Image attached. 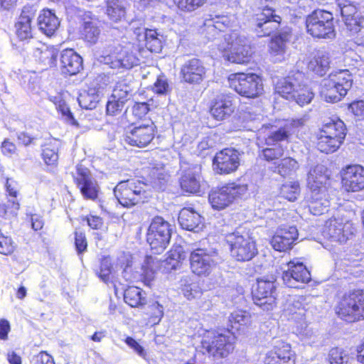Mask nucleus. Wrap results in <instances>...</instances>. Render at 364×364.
<instances>
[{"label": "nucleus", "instance_id": "1", "mask_svg": "<svg viewBox=\"0 0 364 364\" xmlns=\"http://www.w3.org/2000/svg\"><path fill=\"white\" fill-rule=\"evenodd\" d=\"M346 129L343 121L331 120L323 125L317 134V149L326 154L336 151L343 143Z\"/></svg>", "mask_w": 364, "mask_h": 364}, {"label": "nucleus", "instance_id": "2", "mask_svg": "<svg viewBox=\"0 0 364 364\" xmlns=\"http://www.w3.org/2000/svg\"><path fill=\"white\" fill-rule=\"evenodd\" d=\"M336 314L348 322L364 319V293L355 290L346 293L336 306Z\"/></svg>", "mask_w": 364, "mask_h": 364}, {"label": "nucleus", "instance_id": "3", "mask_svg": "<svg viewBox=\"0 0 364 364\" xmlns=\"http://www.w3.org/2000/svg\"><path fill=\"white\" fill-rule=\"evenodd\" d=\"M307 33L314 38L333 39L336 36L333 16L331 12L315 10L306 19Z\"/></svg>", "mask_w": 364, "mask_h": 364}, {"label": "nucleus", "instance_id": "4", "mask_svg": "<svg viewBox=\"0 0 364 364\" xmlns=\"http://www.w3.org/2000/svg\"><path fill=\"white\" fill-rule=\"evenodd\" d=\"M225 240L230 247L231 255L237 261H250L257 254L255 241L248 232L236 230L228 234Z\"/></svg>", "mask_w": 364, "mask_h": 364}, {"label": "nucleus", "instance_id": "5", "mask_svg": "<svg viewBox=\"0 0 364 364\" xmlns=\"http://www.w3.org/2000/svg\"><path fill=\"white\" fill-rule=\"evenodd\" d=\"M225 39L229 46V51L223 54L225 60L238 64H245L250 60L252 50L244 34L234 31L227 34Z\"/></svg>", "mask_w": 364, "mask_h": 364}, {"label": "nucleus", "instance_id": "6", "mask_svg": "<svg viewBox=\"0 0 364 364\" xmlns=\"http://www.w3.org/2000/svg\"><path fill=\"white\" fill-rule=\"evenodd\" d=\"M114 194L118 202L127 208L144 203L146 199L144 184L136 179L118 183L114 189Z\"/></svg>", "mask_w": 364, "mask_h": 364}, {"label": "nucleus", "instance_id": "7", "mask_svg": "<svg viewBox=\"0 0 364 364\" xmlns=\"http://www.w3.org/2000/svg\"><path fill=\"white\" fill-rule=\"evenodd\" d=\"M235 337L230 332L225 333H212L206 335L201 341L203 353H208L214 358H222L231 353L235 348Z\"/></svg>", "mask_w": 364, "mask_h": 364}, {"label": "nucleus", "instance_id": "8", "mask_svg": "<svg viewBox=\"0 0 364 364\" xmlns=\"http://www.w3.org/2000/svg\"><path fill=\"white\" fill-rule=\"evenodd\" d=\"M171 236V225L162 217L153 218L146 235V240L154 254L164 251L169 244Z\"/></svg>", "mask_w": 364, "mask_h": 364}, {"label": "nucleus", "instance_id": "9", "mask_svg": "<svg viewBox=\"0 0 364 364\" xmlns=\"http://www.w3.org/2000/svg\"><path fill=\"white\" fill-rule=\"evenodd\" d=\"M229 81L230 86L242 97L255 98L263 92L262 80L255 73H235L229 77Z\"/></svg>", "mask_w": 364, "mask_h": 364}, {"label": "nucleus", "instance_id": "10", "mask_svg": "<svg viewBox=\"0 0 364 364\" xmlns=\"http://www.w3.org/2000/svg\"><path fill=\"white\" fill-rule=\"evenodd\" d=\"M322 234L332 242L344 244L353 235L354 228L348 220L340 217H333L326 222Z\"/></svg>", "mask_w": 364, "mask_h": 364}, {"label": "nucleus", "instance_id": "11", "mask_svg": "<svg viewBox=\"0 0 364 364\" xmlns=\"http://www.w3.org/2000/svg\"><path fill=\"white\" fill-rule=\"evenodd\" d=\"M247 191V186L245 184L230 183L212 191L208 200L213 209L220 210L228 207L236 198L243 196Z\"/></svg>", "mask_w": 364, "mask_h": 364}, {"label": "nucleus", "instance_id": "12", "mask_svg": "<svg viewBox=\"0 0 364 364\" xmlns=\"http://www.w3.org/2000/svg\"><path fill=\"white\" fill-rule=\"evenodd\" d=\"M218 252L198 248L190 255L191 268L193 273L199 276L208 275L217 264Z\"/></svg>", "mask_w": 364, "mask_h": 364}, {"label": "nucleus", "instance_id": "13", "mask_svg": "<svg viewBox=\"0 0 364 364\" xmlns=\"http://www.w3.org/2000/svg\"><path fill=\"white\" fill-rule=\"evenodd\" d=\"M275 294L274 282L258 279L256 288L252 290V299L257 306L268 311L275 306Z\"/></svg>", "mask_w": 364, "mask_h": 364}, {"label": "nucleus", "instance_id": "14", "mask_svg": "<svg viewBox=\"0 0 364 364\" xmlns=\"http://www.w3.org/2000/svg\"><path fill=\"white\" fill-rule=\"evenodd\" d=\"M36 10L32 6L23 7L21 13L15 23V33L21 41H26L28 47L32 46V41H36L33 37L31 21L36 16Z\"/></svg>", "mask_w": 364, "mask_h": 364}, {"label": "nucleus", "instance_id": "15", "mask_svg": "<svg viewBox=\"0 0 364 364\" xmlns=\"http://www.w3.org/2000/svg\"><path fill=\"white\" fill-rule=\"evenodd\" d=\"M287 266V269L282 274V279L288 287L299 288L300 284L310 282L311 274L302 262L290 261Z\"/></svg>", "mask_w": 364, "mask_h": 364}, {"label": "nucleus", "instance_id": "16", "mask_svg": "<svg viewBox=\"0 0 364 364\" xmlns=\"http://www.w3.org/2000/svg\"><path fill=\"white\" fill-rule=\"evenodd\" d=\"M240 154L234 149H224L218 152L213 159L214 170L220 174L235 171L240 165Z\"/></svg>", "mask_w": 364, "mask_h": 364}, {"label": "nucleus", "instance_id": "17", "mask_svg": "<svg viewBox=\"0 0 364 364\" xmlns=\"http://www.w3.org/2000/svg\"><path fill=\"white\" fill-rule=\"evenodd\" d=\"M76 171L74 180L83 197L90 200L96 199L99 192V186L97 181L92 178L89 169L82 165H77Z\"/></svg>", "mask_w": 364, "mask_h": 364}, {"label": "nucleus", "instance_id": "18", "mask_svg": "<svg viewBox=\"0 0 364 364\" xmlns=\"http://www.w3.org/2000/svg\"><path fill=\"white\" fill-rule=\"evenodd\" d=\"M206 68L198 58L186 60L181 65L180 77L181 80L189 84H200L205 77Z\"/></svg>", "mask_w": 364, "mask_h": 364}, {"label": "nucleus", "instance_id": "19", "mask_svg": "<svg viewBox=\"0 0 364 364\" xmlns=\"http://www.w3.org/2000/svg\"><path fill=\"white\" fill-rule=\"evenodd\" d=\"M295 354L289 344L278 341L266 353L264 364H294Z\"/></svg>", "mask_w": 364, "mask_h": 364}, {"label": "nucleus", "instance_id": "20", "mask_svg": "<svg viewBox=\"0 0 364 364\" xmlns=\"http://www.w3.org/2000/svg\"><path fill=\"white\" fill-rule=\"evenodd\" d=\"M342 183L347 191L357 192L364 189V168L349 165L341 173Z\"/></svg>", "mask_w": 364, "mask_h": 364}, {"label": "nucleus", "instance_id": "21", "mask_svg": "<svg viewBox=\"0 0 364 364\" xmlns=\"http://www.w3.org/2000/svg\"><path fill=\"white\" fill-rule=\"evenodd\" d=\"M255 31L259 36H269L279 27L281 17L274 14L270 8H265L257 15Z\"/></svg>", "mask_w": 364, "mask_h": 364}, {"label": "nucleus", "instance_id": "22", "mask_svg": "<svg viewBox=\"0 0 364 364\" xmlns=\"http://www.w3.org/2000/svg\"><path fill=\"white\" fill-rule=\"evenodd\" d=\"M27 49L33 52L34 56L42 63L45 69L56 65L58 51L53 46H48L38 41H32V46Z\"/></svg>", "mask_w": 364, "mask_h": 364}, {"label": "nucleus", "instance_id": "23", "mask_svg": "<svg viewBox=\"0 0 364 364\" xmlns=\"http://www.w3.org/2000/svg\"><path fill=\"white\" fill-rule=\"evenodd\" d=\"M298 230L295 226H285L279 228L271 240L272 247L279 252L291 248L298 238Z\"/></svg>", "mask_w": 364, "mask_h": 364}, {"label": "nucleus", "instance_id": "24", "mask_svg": "<svg viewBox=\"0 0 364 364\" xmlns=\"http://www.w3.org/2000/svg\"><path fill=\"white\" fill-rule=\"evenodd\" d=\"M154 138V127L151 125H141L134 127L127 133L124 141L129 145L139 147L147 146Z\"/></svg>", "mask_w": 364, "mask_h": 364}, {"label": "nucleus", "instance_id": "25", "mask_svg": "<svg viewBox=\"0 0 364 364\" xmlns=\"http://www.w3.org/2000/svg\"><path fill=\"white\" fill-rule=\"evenodd\" d=\"M291 34L288 31L278 33L274 36L269 43V51L271 57L275 62H282L286 58L287 43Z\"/></svg>", "mask_w": 364, "mask_h": 364}, {"label": "nucleus", "instance_id": "26", "mask_svg": "<svg viewBox=\"0 0 364 364\" xmlns=\"http://www.w3.org/2000/svg\"><path fill=\"white\" fill-rule=\"evenodd\" d=\"M134 33L139 42H145V46L151 52L159 53L161 50L163 36L156 30L136 28Z\"/></svg>", "mask_w": 364, "mask_h": 364}, {"label": "nucleus", "instance_id": "27", "mask_svg": "<svg viewBox=\"0 0 364 364\" xmlns=\"http://www.w3.org/2000/svg\"><path fill=\"white\" fill-rule=\"evenodd\" d=\"M301 77H302L301 73H297L296 75H289L280 79L276 84V92L287 100L295 99L296 93L299 92V88L301 85L299 81Z\"/></svg>", "mask_w": 364, "mask_h": 364}, {"label": "nucleus", "instance_id": "28", "mask_svg": "<svg viewBox=\"0 0 364 364\" xmlns=\"http://www.w3.org/2000/svg\"><path fill=\"white\" fill-rule=\"evenodd\" d=\"M101 33V23L96 17H92L89 14H85L83 22L80 28V34L82 38L87 43L95 44Z\"/></svg>", "mask_w": 364, "mask_h": 364}, {"label": "nucleus", "instance_id": "29", "mask_svg": "<svg viewBox=\"0 0 364 364\" xmlns=\"http://www.w3.org/2000/svg\"><path fill=\"white\" fill-rule=\"evenodd\" d=\"M62 72L69 75L78 73L82 68V59L73 49H66L60 54Z\"/></svg>", "mask_w": 364, "mask_h": 364}, {"label": "nucleus", "instance_id": "30", "mask_svg": "<svg viewBox=\"0 0 364 364\" xmlns=\"http://www.w3.org/2000/svg\"><path fill=\"white\" fill-rule=\"evenodd\" d=\"M200 178V167L194 166L185 170L180 178L182 190L191 193L199 192Z\"/></svg>", "mask_w": 364, "mask_h": 364}, {"label": "nucleus", "instance_id": "31", "mask_svg": "<svg viewBox=\"0 0 364 364\" xmlns=\"http://www.w3.org/2000/svg\"><path fill=\"white\" fill-rule=\"evenodd\" d=\"M235 110L232 101L230 97L218 96L210 107V113L217 120H223L229 117Z\"/></svg>", "mask_w": 364, "mask_h": 364}, {"label": "nucleus", "instance_id": "32", "mask_svg": "<svg viewBox=\"0 0 364 364\" xmlns=\"http://www.w3.org/2000/svg\"><path fill=\"white\" fill-rule=\"evenodd\" d=\"M309 211L314 215H321L327 212L330 205L326 188L318 191L310 190Z\"/></svg>", "mask_w": 364, "mask_h": 364}, {"label": "nucleus", "instance_id": "33", "mask_svg": "<svg viewBox=\"0 0 364 364\" xmlns=\"http://www.w3.org/2000/svg\"><path fill=\"white\" fill-rule=\"evenodd\" d=\"M178 220L181 228L188 231L198 232L203 228L202 217L192 208H183Z\"/></svg>", "mask_w": 364, "mask_h": 364}, {"label": "nucleus", "instance_id": "34", "mask_svg": "<svg viewBox=\"0 0 364 364\" xmlns=\"http://www.w3.org/2000/svg\"><path fill=\"white\" fill-rule=\"evenodd\" d=\"M328 179L327 168L321 164H318L311 168L308 173L307 184L310 190L318 191L324 186Z\"/></svg>", "mask_w": 364, "mask_h": 364}, {"label": "nucleus", "instance_id": "35", "mask_svg": "<svg viewBox=\"0 0 364 364\" xmlns=\"http://www.w3.org/2000/svg\"><path fill=\"white\" fill-rule=\"evenodd\" d=\"M338 6L347 28L349 31L359 29L360 21L355 17V14L357 13L356 7L347 0H339Z\"/></svg>", "mask_w": 364, "mask_h": 364}, {"label": "nucleus", "instance_id": "36", "mask_svg": "<svg viewBox=\"0 0 364 364\" xmlns=\"http://www.w3.org/2000/svg\"><path fill=\"white\" fill-rule=\"evenodd\" d=\"M39 29L47 36L53 35L60 25L58 17L50 10L44 9L38 18Z\"/></svg>", "mask_w": 364, "mask_h": 364}, {"label": "nucleus", "instance_id": "37", "mask_svg": "<svg viewBox=\"0 0 364 364\" xmlns=\"http://www.w3.org/2000/svg\"><path fill=\"white\" fill-rule=\"evenodd\" d=\"M330 67V54L319 51L309 64V68L319 76L324 75Z\"/></svg>", "mask_w": 364, "mask_h": 364}, {"label": "nucleus", "instance_id": "38", "mask_svg": "<svg viewBox=\"0 0 364 364\" xmlns=\"http://www.w3.org/2000/svg\"><path fill=\"white\" fill-rule=\"evenodd\" d=\"M230 21L227 16H215V18L205 19L204 22L205 30L211 36L209 39L214 38L220 31H223L229 26Z\"/></svg>", "mask_w": 364, "mask_h": 364}, {"label": "nucleus", "instance_id": "39", "mask_svg": "<svg viewBox=\"0 0 364 364\" xmlns=\"http://www.w3.org/2000/svg\"><path fill=\"white\" fill-rule=\"evenodd\" d=\"M127 0H107V14L114 21H121L126 14Z\"/></svg>", "mask_w": 364, "mask_h": 364}, {"label": "nucleus", "instance_id": "40", "mask_svg": "<svg viewBox=\"0 0 364 364\" xmlns=\"http://www.w3.org/2000/svg\"><path fill=\"white\" fill-rule=\"evenodd\" d=\"M332 85L340 87L341 92H348L352 87L353 77L348 70H341L334 73H331L328 78Z\"/></svg>", "mask_w": 364, "mask_h": 364}, {"label": "nucleus", "instance_id": "41", "mask_svg": "<svg viewBox=\"0 0 364 364\" xmlns=\"http://www.w3.org/2000/svg\"><path fill=\"white\" fill-rule=\"evenodd\" d=\"M331 82L328 79H324L321 93L326 102H336L340 101L347 94V92H341L340 87L336 85L331 86Z\"/></svg>", "mask_w": 364, "mask_h": 364}, {"label": "nucleus", "instance_id": "42", "mask_svg": "<svg viewBox=\"0 0 364 364\" xmlns=\"http://www.w3.org/2000/svg\"><path fill=\"white\" fill-rule=\"evenodd\" d=\"M132 91L133 89L129 82L126 79H123L116 83L111 97L126 103L130 99Z\"/></svg>", "mask_w": 364, "mask_h": 364}, {"label": "nucleus", "instance_id": "43", "mask_svg": "<svg viewBox=\"0 0 364 364\" xmlns=\"http://www.w3.org/2000/svg\"><path fill=\"white\" fill-rule=\"evenodd\" d=\"M124 299L132 307H137L146 303V298L142 296V290L136 287H130L124 291Z\"/></svg>", "mask_w": 364, "mask_h": 364}, {"label": "nucleus", "instance_id": "44", "mask_svg": "<svg viewBox=\"0 0 364 364\" xmlns=\"http://www.w3.org/2000/svg\"><path fill=\"white\" fill-rule=\"evenodd\" d=\"M117 60L114 64L117 68L130 69L138 65L139 59L129 50L122 49L117 55Z\"/></svg>", "mask_w": 364, "mask_h": 364}, {"label": "nucleus", "instance_id": "45", "mask_svg": "<svg viewBox=\"0 0 364 364\" xmlns=\"http://www.w3.org/2000/svg\"><path fill=\"white\" fill-rule=\"evenodd\" d=\"M77 100L82 109H93L97 107L100 101V97L95 90L91 89L87 92L80 93Z\"/></svg>", "mask_w": 364, "mask_h": 364}, {"label": "nucleus", "instance_id": "46", "mask_svg": "<svg viewBox=\"0 0 364 364\" xmlns=\"http://www.w3.org/2000/svg\"><path fill=\"white\" fill-rule=\"evenodd\" d=\"M50 100L53 102L58 112L65 117V120L73 125L77 126L78 124L75 119L70 108L68 107L65 101L63 99L60 95L55 96H50Z\"/></svg>", "mask_w": 364, "mask_h": 364}, {"label": "nucleus", "instance_id": "47", "mask_svg": "<svg viewBox=\"0 0 364 364\" xmlns=\"http://www.w3.org/2000/svg\"><path fill=\"white\" fill-rule=\"evenodd\" d=\"M299 168L297 161L292 158H284L282 159L274 171L277 172L282 176L291 175L294 173Z\"/></svg>", "mask_w": 364, "mask_h": 364}, {"label": "nucleus", "instance_id": "48", "mask_svg": "<svg viewBox=\"0 0 364 364\" xmlns=\"http://www.w3.org/2000/svg\"><path fill=\"white\" fill-rule=\"evenodd\" d=\"M229 323L232 328L238 330L241 326H246L250 323V315L245 311H235L229 316Z\"/></svg>", "mask_w": 364, "mask_h": 364}, {"label": "nucleus", "instance_id": "49", "mask_svg": "<svg viewBox=\"0 0 364 364\" xmlns=\"http://www.w3.org/2000/svg\"><path fill=\"white\" fill-rule=\"evenodd\" d=\"M280 194L288 200L294 201L299 194V183L290 181L284 183L280 188Z\"/></svg>", "mask_w": 364, "mask_h": 364}, {"label": "nucleus", "instance_id": "50", "mask_svg": "<svg viewBox=\"0 0 364 364\" xmlns=\"http://www.w3.org/2000/svg\"><path fill=\"white\" fill-rule=\"evenodd\" d=\"M42 157L48 165H54L58 160V146L55 144H47L42 151Z\"/></svg>", "mask_w": 364, "mask_h": 364}, {"label": "nucleus", "instance_id": "51", "mask_svg": "<svg viewBox=\"0 0 364 364\" xmlns=\"http://www.w3.org/2000/svg\"><path fill=\"white\" fill-rule=\"evenodd\" d=\"M349 356L343 349L338 348H332L328 353L330 364H348Z\"/></svg>", "mask_w": 364, "mask_h": 364}, {"label": "nucleus", "instance_id": "52", "mask_svg": "<svg viewBox=\"0 0 364 364\" xmlns=\"http://www.w3.org/2000/svg\"><path fill=\"white\" fill-rule=\"evenodd\" d=\"M284 155V149L281 146L274 148H265L262 149L260 156L267 161L279 159Z\"/></svg>", "mask_w": 364, "mask_h": 364}, {"label": "nucleus", "instance_id": "53", "mask_svg": "<svg viewBox=\"0 0 364 364\" xmlns=\"http://www.w3.org/2000/svg\"><path fill=\"white\" fill-rule=\"evenodd\" d=\"M206 0H173L177 6L183 11H192L201 6Z\"/></svg>", "mask_w": 364, "mask_h": 364}, {"label": "nucleus", "instance_id": "54", "mask_svg": "<svg viewBox=\"0 0 364 364\" xmlns=\"http://www.w3.org/2000/svg\"><path fill=\"white\" fill-rule=\"evenodd\" d=\"M289 136V132L285 128L279 129L278 130L272 132L266 139L267 145H274L279 141H284L288 139Z\"/></svg>", "mask_w": 364, "mask_h": 364}, {"label": "nucleus", "instance_id": "55", "mask_svg": "<svg viewBox=\"0 0 364 364\" xmlns=\"http://www.w3.org/2000/svg\"><path fill=\"white\" fill-rule=\"evenodd\" d=\"M314 97V93L304 86H300L299 92L296 93V98L291 100H295L297 104L301 106L309 104Z\"/></svg>", "mask_w": 364, "mask_h": 364}, {"label": "nucleus", "instance_id": "56", "mask_svg": "<svg viewBox=\"0 0 364 364\" xmlns=\"http://www.w3.org/2000/svg\"><path fill=\"white\" fill-rule=\"evenodd\" d=\"M11 203V208H8L6 203H0V217L9 218L10 217H16L20 205L16 201H9Z\"/></svg>", "mask_w": 364, "mask_h": 364}, {"label": "nucleus", "instance_id": "57", "mask_svg": "<svg viewBox=\"0 0 364 364\" xmlns=\"http://www.w3.org/2000/svg\"><path fill=\"white\" fill-rule=\"evenodd\" d=\"M182 291L184 296L188 300L198 298L202 294L201 289L196 283L185 284Z\"/></svg>", "mask_w": 364, "mask_h": 364}, {"label": "nucleus", "instance_id": "58", "mask_svg": "<svg viewBox=\"0 0 364 364\" xmlns=\"http://www.w3.org/2000/svg\"><path fill=\"white\" fill-rule=\"evenodd\" d=\"M153 90L159 95H168L171 92V88L167 79L164 76L158 77L154 84Z\"/></svg>", "mask_w": 364, "mask_h": 364}, {"label": "nucleus", "instance_id": "59", "mask_svg": "<svg viewBox=\"0 0 364 364\" xmlns=\"http://www.w3.org/2000/svg\"><path fill=\"white\" fill-rule=\"evenodd\" d=\"M111 259L109 257H104L101 261L99 277L103 282H107L109 279V274H111Z\"/></svg>", "mask_w": 364, "mask_h": 364}, {"label": "nucleus", "instance_id": "60", "mask_svg": "<svg viewBox=\"0 0 364 364\" xmlns=\"http://www.w3.org/2000/svg\"><path fill=\"white\" fill-rule=\"evenodd\" d=\"M149 314L151 315L153 322L158 323L164 316V307L157 301L153 302L149 306Z\"/></svg>", "mask_w": 364, "mask_h": 364}, {"label": "nucleus", "instance_id": "61", "mask_svg": "<svg viewBox=\"0 0 364 364\" xmlns=\"http://www.w3.org/2000/svg\"><path fill=\"white\" fill-rule=\"evenodd\" d=\"M124 105L125 102L113 99V97L110 96L107 103V113L109 115H115L122 110Z\"/></svg>", "mask_w": 364, "mask_h": 364}, {"label": "nucleus", "instance_id": "62", "mask_svg": "<svg viewBox=\"0 0 364 364\" xmlns=\"http://www.w3.org/2000/svg\"><path fill=\"white\" fill-rule=\"evenodd\" d=\"M75 245L78 254H82L87 250V243L85 233L75 232Z\"/></svg>", "mask_w": 364, "mask_h": 364}, {"label": "nucleus", "instance_id": "63", "mask_svg": "<svg viewBox=\"0 0 364 364\" xmlns=\"http://www.w3.org/2000/svg\"><path fill=\"white\" fill-rule=\"evenodd\" d=\"M159 267V262L158 260L156 261V258L152 256H147L144 261V264L142 266L143 269H144V272L146 275H149V271L153 274Z\"/></svg>", "mask_w": 364, "mask_h": 364}, {"label": "nucleus", "instance_id": "64", "mask_svg": "<svg viewBox=\"0 0 364 364\" xmlns=\"http://www.w3.org/2000/svg\"><path fill=\"white\" fill-rule=\"evenodd\" d=\"M149 111V105L146 102H136L132 107V113L137 118L144 117Z\"/></svg>", "mask_w": 364, "mask_h": 364}]
</instances>
